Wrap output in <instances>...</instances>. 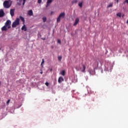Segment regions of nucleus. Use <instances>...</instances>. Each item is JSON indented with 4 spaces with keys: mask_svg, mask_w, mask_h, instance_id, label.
<instances>
[{
    "mask_svg": "<svg viewBox=\"0 0 128 128\" xmlns=\"http://www.w3.org/2000/svg\"><path fill=\"white\" fill-rule=\"evenodd\" d=\"M12 22H10V20H7L4 26L1 28L2 32H6L9 28H12V26H10Z\"/></svg>",
    "mask_w": 128,
    "mask_h": 128,
    "instance_id": "obj_1",
    "label": "nucleus"
},
{
    "mask_svg": "<svg viewBox=\"0 0 128 128\" xmlns=\"http://www.w3.org/2000/svg\"><path fill=\"white\" fill-rule=\"evenodd\" d=\"M42 71L41 72H40V74H42Z\"/></svg>",
    "mask_w": 128,
    "mask_h": 128,
    "instance_id": "obj_30",
    "label": "nucleus"
},
{
    "mask_svg": "<svg viewBox=\"0 0 128 128\" xmlns=\"http://www.w3.org/2000/svg\"><path fill=\"white\" fill-rule=\"evenodd\" d=\"M42 3V0H38V4H41Z\"/></svg>",
    "mask_w": 128,
    "mask_h": 128,
    "instance_id": "obj_27",
    "label": "nucleus"
},
{
    "mask_svg": "<svg viewBox=\"0 0 128 128\" xmlns=\"http://www.w3.org/2000/svg\"><path fill=\"white\" fill-rule=\"evenodd\" d=\"M117 16H119L120 18L122 17V13L118 12V14H116Z\"/></svg>",
    "mask_w": 128,
    "mask_h": 128,
    "instance_id": "obj_18",
    "label": "nucleus"
},
{
    "mask_svg": "<svg viewBox=\"0 0 128 128\" xmlns=\"http://www.w3.org/2000/svg\"><path fill=\"white\" fill-rule=\"evenodd\" d=\"M52 70V69H51V70Z\"/></svg>",
    "mask_w": 128,
    "mask_h": 128,
    "instance_id": "obj_35",
    "label": "nucleus"
},
{
    "mask_svg": "<svg viewBox=\"0 0 128 128\" xmlns=\"http://www.w3.org/2000/svg\"><path fill=\"white\" fill-rule=\"evenodd\" d=\"M52 12H51V14H52Z\"/></svg>",
    "mask_w": 128,
    "mask_h": 128,
    "instance_id": "obj_34",
    "label": "nucleus"
},
{
    "mask_svg": "<svg viewBox=\"0 0 128 128\" xmlns=\"http://www.w3.org/2000/svg\"><path fill=\"white\" fill-rule=\"evenodd\" d=\"M113 4L112 3H110L108 6V8H112Z\"/></svg>",
    "mask_w": 128,
    "mask_h": 128,
    "instance_id": "obj_21",
    "label": "nucleus"
},
{
    "mask_svg": "<svg viewBox=\"0 0 128 128\" xmlns=\"http://www.w3.org/2000/svg\"><path fill=\"white\" fill-rule=\"evenodd\" d=\"M52 0H48L47 1V4H52Z\"/></svg>",
    "mask_w": 128,
    "mask_h": 128,
    "instance_id": "obj_17",
    "label": "nucleus"
},
{
    "mask_svg": "<svg viewBox=\"0 0 128 128\" xmlns=\"http://www.w3.org/2000/svg\"><path fill=\"white\" fill-rule=\"evenodd\" d=\"M3 6L5 8H10V6H12V3L9 1L5 0L3 3Z\"/></svg>",
    "mask_w": 128,
    "mask_h": 128,
    "instance_id": "obj_2",
    "label": "nucleus"
},
{
    "mask_svg": "<svg viewBox=\"0 0 128 128\" xmlns=\"http://www.w3.org/2000/svg\"><path fill=\"white\" fill-rule=\"evenodd\" d=\"M45 84H46V86H48L49 84H48V82H46L45 83Z\"/></svg>",
    "mask_w": 128,
    "mask_h": 128,
    "instance_id": "obj_26",
    "label": "nucleus"
},
{
    "mask_svg": "<svg viewBox=\"0 0 128 128\" xmlns=\"http://www.w3.org/2000/svg\"><path fill=\"white\" fill-rule=\"evenodd\" d=\"M79 22H80V19H78V18H76L75 20V22H74V24H73V26H76V24H78Z\"/></svg>",
    "mask_w": 128,
    "mask_h": 128,
    "instance_id": "obj_9",
    "label": "nucleus"
},
{
    "mask_svg": "<svg viewBox=\"0 0 128 128\" xmlns=\"http://www.w3.org/2000/svg\"><path fill=\"white\" fill-rule=\"evenodd\" d=\"M60 74H62V76H64L66 75V70H63L60 72Z\"/></svg>",
    "mask_w": 128,
    "mask_h": 128,
    "instance_id": "obj_14",
    "label": "nucleus"
},
{
    "mask_svg": "<svg viewBox=\"0 0 128 128\" xmlns=\"http://www.w3.org/2000/svg\"><path fill=\"white\" fill-rule=\"evenodd\" d=\"M48 4H47V5L46 6V8H48Z\"/></svg>",
    "mask_w": 128,
    "mask_h": 128,
    "instance_id": "obj_31",
    "label": "nucleus"
},
{
    "mask_svg": "<svg viewBox=\"0 0 128 128\" xmlns=\"http://www.w3.org/2000/svg\"><path fill=\"white\" fill-rule=\"evenodd\" d=\"M110 72H112V70H110Z\"/></svg>",
    "mask_w": 128,
    "mask_h": 128,
    "instance_id": "obj_36",
    "label": "nucleus"
},
{
    "mask_svg": "<svg viewBox=\"0 0 128 128\" xmlns=\"http://www.w3.org/2000/svg\"><path fill=\"white\" fill-rule=\"evenodd\" d=\"M10 14L12 17L14 16V9H11L10 10Z\"/></svg>",
    "mask_w": 128,
    "mask_h": 128,
    "instance_id": "obj_8",
    "label": "nucleus"
},
{
    "mask_svg": "<svg viewBox=\"0 0 128 128\" xmlns=\"http://www.w3.org/2000/svg\"><path fill=\"white\" fill-rule=\"evenodd\" d=\"M58 44H62V41L58 39Z\"/></svg>",
    "mask_w": 128,
    "mask_h": 128,
    "instance_id": "obj_22",
    "label": "nucleus"
},
{
    "mask_svg": "<svg viewBox=\"0 0 128 128\" xmlns=\"http://www.w3.org/2000/svg\"><path fill=\"white\" fill-rule=\"evenodd\" d=\"M21 30H24V32H26L28 29L26 28V24H24V26L21 28Z\"/></svg>",
    "mask_w": 128,
    "mask_h": 128,
    "instance_id": "obj_12",
    "label": "nucleus"
},
{
    "mask_svg": "<svg viewBox=\"0 0 128 128\" xmlns=\"http://www.w3.org/2000/svg\"><path fill=\"white\" fill-rule=\"evenodd\" d=\"M20 24V18H16L12 24V28H16Z\"/></svg>",
    "mask_w": 128,
    "mask_h": 128,
    "instance_id": "obj_3",
    "label": "nucleus"
},
{
    "mask_svg": "<svg viewBox=\"0 0 128 128\" xmlns=\"http://www.w3.org/2000/svg\"><path fill=\"white\" fill-rule=\"evenodd\" d=\"M82 4H83L82 2H80L78 4V6H80V8H82Z\"/></svg>",
    "mask_w": 128,
    "mask_h": 128,
    "instance_id": "obj_16",
    "label": "nucleus"
},
{
    "mask_svg": "<svg viewBox=\"0 0 128 128\" xmlns=\"http://www.w3.org/2000/svg\"><path fill=\"white\" fill-rule=\"evenodd\" d=\"M42 20L44 22H46V17H43L42 18Z\"/></svg>",
    "mask_w": 128,
    "mask_h": 128,
    "instance_id": "obj_19",
    "label": "nucleus"
},
{
    "mask_svg": "<svg viewBox=\"0 0 128 128\" xmlns=\"http://www.w3.org/2000/svg\"><path fill=\"white\" fill-rule=\"evenodd\" d=\"M4 16V10H0V18H2Z\"/></svg>",
    "mask_w": 128,
    "mask_h": 128,
    "instance_id": "obj_11",
    "label": "nucleus"
},
{
    "mask_svg": "<svg viewBox=\"0 0 128 128\" xmlns=\"http://www.w3.org/2000/svg\"><path fill=\"white\" fill-rule=\"evenodd\" d=\"M20 20H22V22H23V24H24V17L22 16H20Z\"/></svg>",
    "mask_w": 128,
    "mask_h": 128,
    "instance_id": "obj_13",
    "label": "nucleus"
},
{
    "mask_svg": "<svg viewBox=\"0 0 128 128\" xmlns=\"http://www.w3.org/2000/svg\"><path fill=\"white\" fill-rule=\"evenodd\" d=\"M0 84H2V82H0Z\"/></svg>",
    "mask_w": 128,
    "mask_h": 128,
    "instance_id": "obj_32",
    "label": "nucleus"
},
{
    "mask_svg": "<svg viewBox=\"0 0 128 128\" xmlns=\"http://www.w3.org/2000/svg\"><path fill=\"white\" fill-rule=\"evenodd\" d=\"M10 100H8L6 102V105L8 106V104H10Z\"/></svg>",
    "mask_w": 128,
    "mask_h": 128,
    "instance_id": "obj_23",
    "label": "nucleus"
},
{
    "mask_svg": "<svg viewBox=\"0 0 128 128\" xmlns=\"http://www.w3.org/2000/svg\"><path fill=\"white\" fill-rule=\"evenodd\" d=\"M28 16H32L34 15V12H32V10H30L28 12Z\"/></svg>",
    "mask_w": 128,
    "mask_h": 128,
    "instance_id": "obj_7",
    "label": "nucleus"
},
{
    "mask_svg": "<svg viewBox=\"0 0 128 128\" xmlns=\"http://www.w3.org/2000/svg\"><path fill=\"white\" fill-rule=\"evenodd\" d=\"M43 64H44V59H42V62L41 63V66Z\"/></svg>",
    "mask_w": 128,
    "mask_h": 128,
    "instance_id": "obj_24",
    "label": "nucleus"
},
{
    "mask_svg": "<svg viewBox=\"0 0 128 128\" xmlns=\"http://www.w3.org/2000/svg\"><path fill=\"white\" fill-rule=\"evenodd\" d=\"M116 2H118V0H117Z\"/></svg>",
    "mask_w": 128,
    "mask_h": 128,
    "instance_id": "obj_33",
    "label": "nucleus"
},
{
    "mask_svg": "<svg viewBox=\"0 0 128 128\" xmlns=\"http://www.w3.org/2000/svg\"><path fill=\"white\" fill-rule=\"evenodd\" d=\"M64 78L62 76H60L58 79V82L59 84H61L62 83V82H64Z\"/></svg>",
    "mask_w": 128,
    "mask_h": 128,
    "instance_id": "obj_10",
    "label": "nucleus"
},
{
    "mask_svg": "<svg viewBox=\"0 0 128 128\" xmlns=\"http://www.w3.org/2000/svg\"><path fill=\"white\" fill-rule=\"evenodd\" d=\"M64 16H66V14L64 12H62L61 14H60L59 16L57 18V22H60V18H64Z\"/></svg>",
    "mask_w": 128,
    "mask_h": 128,
    "instance_id": "obj_4",
    "label": "nucleus"
},
{
    "mask_svg": "<svg viewBox=\"0 0 128 128\" xmlns=\"http://www.w3.org/2000/svg\"><path fill=\"white\" fill-rule=\"evenodd\" d=\"M86 66H84V64L82 65V68H80V70L81 72H86Z\"/></svg>",
    "mask_w": 128,
    "mask_h": 128,
    "instance_id": "obj_6",
    "label": "nucleus"
},
{
    "mask_svg": "<svg viewBox=\"0 0 128 128\" xmlns=\"http://www.w3.org/2000/svg\"><path fill=\"white\" fill-rule=\"evenodd\" d=\"M62 56H58V60H62Z\"/></svg>",
    "mask_w": 128,
    "mask_h": 128,
    "instance_id": "obj_25",
    "label": "nucleus"
},
{
    "mask_svg": "<svg viewBox=\"0 0 128 128\" xmlns=\"http://www.w3.org/2000/svg\"><path fill=\"white\" fill-rule=\"evenodd\" d=\"M22 0H19V2H22ZM26 0H23V3L22 6H24V4H26Z\"/></svg>",
    "mask_w": 128,
    "mask_h": 128,
    "instance_id": "obj_20",
    "label": "nucleus"
},
{
    "mask_svg": "<svg viewBox=\"0 0 128 128\" xmlns=\"http://www.w3.org/2000/svg\"><path fill=\"white\" fill-rule=\"evenodd\" d=\"M88 72L91 76H94V74H96V70H94L89 68Z\"/></svg>",
    "mask_w": 128,
    "mask_h": 128,
    "instance_id": "obj_5",
    "label": "nucleus"
},
{
    "mask_svg": "<svg viewBox=\"0 0 128 128\" xmlns=\"http://www.w3.org/2000/svg\"><path fill=\"white\" fill-rule=\"evenodd\" d=\"M126 2H127V4H128V0H126Z\"/></svg>",
    "mask_w": 128,
    "mask_h": 128,
    "instance_id": "obj_29",
    "label": "nucleus"
},
{
    "mask_svg": "<svg viewBox=\"0 0 128 128\" xmlns=\"http://www.w3.org/2000/svg\"><path fill=\"white\" fill-rule=\"evenodd\" d=\"M78 0H73L72 1V4H77Z\"/></svg>",
    "mask_w": 128,
    "mask_h": 128,
    "instance_id": "obj_15",
    "label": "nucleus"
},
{
    "mask_svg": "<svg viewBox=\"0 0 128 128\" xmlns=\"http://www.w3.org/2000/svg\"><path fill=\"white\" fill-rule=\"evenodd\" d=\"M42 40H46V38H42Z\"/></svg>",
    "mask_w": 128,
    "mask_h": 128,
    "instance_id": "obj_28",
    "label": "nucleus"
}]
</instances>
